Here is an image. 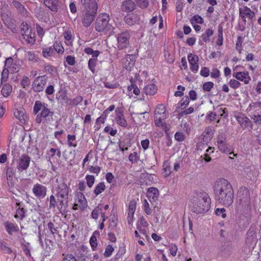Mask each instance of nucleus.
I'll use <instances>...</instances> for the list:
<instances>
[{
  "instance_id": "obj_1",
  "label": "nucleus",
  "mask_w": 261,
  "mask_h": 261,
  "mask_svg": "<svg viewBox=\"0 0 261 261\" xmlns=\"http://www.w3.org/2000/svg\"><path fill=\"white\" fill-rule=\"evenodd\" d=\"M213 190L217 201L226 206H229L233 201V190L226 179H218L214 184Z\"/></svg>"
},
{
  "instance_id": "obj_2",
  "label": "nucleus",
  "mask_w": 261,
  "mask_h": 261,
  "mask_svg": "<svg viewBox=\"0 0 261 261\" xmlns=\"http://www.w3.org/2000/svg\"><path fill=\"white\" fill-rule=\"evenodd\" d=\"M56 196L57 197L59 205L58 208L61 213L65 212L68 206L69 188L64 182L60 183L56 188Z\"/></svg>"
},
{
  "instance_id": "obj_3",
  "label": "nucleus",
  "mask_w": 261,
  "mask_h": 261,
  "mask_svg": "<svg viewBox=\"0 0 261 261\" xmlns=\"http://www.w3.org/2000/svg\"><path fill=\"white\" fill-rule=\"evenodd\" d=\"M110 17L107 13H101L96 19L95 23V30L99 32H103L106 33L111 31L113 27L109 23Z\"/></svg>"
},
{
  "instance_id": "obj_4",
  "label": "nucleus",
  "mask_w": 261,
  "mask_h": 261,
  "mask_svg": "<svg viewBox=\"0 0 261 261\" xmlns=\"http://www.w3.org/2000/svg\"><path fill=\"white\" fill-rule=\"evenodd\" d=\"M167 118L165 107L163 105H158L154 111V123L156 127L167 131V126L164 122Z\"/></svg>"
},
{
  "instance_id": "obj_5",
  "label": "nucleus",
  "mask_w": 261,
  "mask_h": 261,
  "mask_svg": "<svg viewBox=\"0 0 261 261\" xmlns=\"http://www.w3.org/2000/svg\"><path fill=\"white\" fill-rule=\"evenodd\" d=\"M210 207V199L206 194L199 196L197 202L193 206L194 212L197 214L207 212Z\"/></svg>"
},
{
  "instance_id": "obj_6",
  "label": "nucleus",
  "mask_w": 261,
  "mask_h": 261,
  "mask_svg": "<svg viewBox=\"0 0 261 261\" xmlns=\"http://www.w3.org/2000/svg\"><path fill=\"white\" fill-rule=\"evenodd\" d=\"M54 114V112L47 108L37 115L35 121L38 124H40L42 122L44 124H50L53 121Z\"/></svg>"
},
{
  "instance_id": "obj_7",
  "label": "nucleus",
  "mask_w": 261,
  "mask_h": 261,
  "mask_svg": "<svg viewBox=\"0 0 261 261\" xmlns=\"http://www.w3.org/2000/svg\"><path fill=\"white\" fill-rule=\"evenodd\" d=\"M97 9H82V22L85 27H89L96 16Z\"/></svg>"
},
{
  "instance_id": "obj_8",
  "label": "nucleus",
  "mask_w": 261,
  "mask_h": 261,
  "mask_svg": "<svg viewBox=\"0 0 261 261\" xmlns=\"http://www.w3.org/2000/svg\"><path fill=\"white\" fill-rule=\"evenodd\" d=\"M130 34L128 32L124 31L119 33L117 35V47L119 49L126 48L129 43Z\"/></svg>"
},
{
  "instance_id": "obj_9",
  "label": "nucleus",
  "mask_w": 261,
  "mask_h": 261,
  "mask_svg": "<svg viewBox=\"0 0 261 261\" xmlns=\"http://www.w3.org/2000/svg\"><path fill=\"white\" fill-rule=\"evenodd\" d=\"M75 196L76 198L73 209L76 210L80 208L84 211L88 206L87 201L84 195L81 192H77Z\"/></svg>"
},
{
  "instance_id": "obj_10",
  "label": "nucleus",
  "mask_w": 261,
  "mask_h": 261,
  "mask_svg": "<svg viewBox=\"0 0 261 261\" xmlns=\"http://www.w3.org/2000/svg\"><path fill=\"white\" fill-rule=\"evenodd\" d=\"M47 77L45 75L39 76L33 82L32 89L35 92L42 91L46 85Z\"/></svg>"
},
{
  "instance_id": "obj_11",
  "label": "nucleus",
  "mask_w": 261,
  "mask_h": 261,
  "mask_svg": "<svg viewBox=\"0 0 261 261\" xmlns=\"http://www.w3.org/2000/svg\"><path fill=\"white\" fill-rule=\"evenodd\" d=\"M32 192L37 198L43 199L46 196L47 188L40 184H36L34 185Z\"/></svg>"
},
{
  "instance_id": "obj_12",
  "label": "nucleus",
  "mask_w": 261,
  "mask_h": 261,
  "mask_svg": "<svg viewBox=\"0 0 261 261\" xmlns=\"http://www.w3.org/2000/svg\"><path fill=\"white\" fill-rule=\"evenodd\" d=\"M237 121L243 129L249 128L253 129V125L250 119L243 114H239L236 116Z\"/></svg>"
},
{
  "instance_id": "obj_13",
  "label": "nucleus",
  "mask_w": 261,
  "mask_h": 261,
  "mask_svg": "<svg viewBox=\"0 0 261 261\" xmlns=\"http://www.w3.org/2000/svg\"><path fill=\"white\" fill-rule=\"evenodd\" d=\"M31 158L27 154H22L18 160L17 168L19 171L25 170L29 166Z\"/></svg>"
},
{
  "instance_id": "obj_14",
  "label": "nucleus",
  "mask_w": 261,
  "mask_h": 261,
  "mask_svg": "<svg viewBox=\"0 0 261 261\" xmlns=\"http://www.w3.org/2000/svg\"><path fill=\"white\" fill-rule=\"evenodd\" d=\"M82 9H98V3L96 0H79Z\"/></svg>"
},
{
  "instance_id": "obj_15",
  "label": "nucleus",
  "mask_w": 261,
  "mask_h": 261,
  "mask_svg": "<svg viewBox=\"0 0 261 261\" xmlns=\"http://www.w3.org/2000/svg\"><path fill=\"white\" fill-rule=\"evenodd\" d=\"M3 225L7 233L12 236L13 233L17 232L19 231V227L17 224L6 221L4 222Z\"/></svg>"
},
{
  "instance_id": "obj_16",
  "label": "nucleus",
  "mask_w": 261,
  "mask_h": 261,
  "mask_svg": "<svg viewBox=\"0 0 261 261\" xmlns=\"http://www.w3.org/2000/svg\"><path fill=\"white\" fill-rule=\"evenodd\" d=\"M238 197H240V201L242 203L248 204L250 203V194L248 189L241 188L238 192Z\"/></svg>"
},
{
  "instance_id": "obj_17",
  "label": "nucleus",
  "mask_w": 261,
  "mask_h": 261,
  "mask_svg": "<svg viewBox=\"0 0 261 261\" xmlns=\"http://www.w3.org/2000/svg\"><path fill=\"white\" fill-rule=\"evenodd\" d=\"M188 60L190 65L191 70L196 73L199 68L198 64V57L196 55H193L192 54H190L188 56Z\"/></svg>"
},
{
  "instance_id": "obj_18",
  "label": "nucleus",
  "mask_w": 261,
  "mask_h": 261,
  "mask_svg": "<svg viewBox=\"0 0 261 261\" xmlns=\"http://www.w3.org/2000/svg\"><path fill=\"white\" fill-rule=\"evenodd\" d=\"M159 192L157 188H149L147 192V196L150 202L155 201L158 199Z\"/></svg>"
},
{
  "instance_id": "obj_19",
  "label": "nucleus",
  "mask_w": 261,
  "mask_h": 261,
  "mask_svg": "<svg viewBox=\"0 0 261 261\" xmlns=\"http://www.w3.org/2000/svg\"><path fill=\"white\" fill-rule=\"evenodd\" d=\"M233 76L237 80L243 82L245 84H248L251 80L248 72H237L233 74Z\"/></svg>"
},
{
  "instance_id": "obj_20",
  "label": "nucleus",
  "mask_w": 261,
  "mask_h": 261,
  "mask_svg": "<svg viewBox=\"0 0 261 261\" xmlns=\"http://www.w3.org/2000/svg\"><path fill=\"white\" fill-rule=\"evenodd\" d=\"M136 208V202L135 200H132L128 205V222L130 224L134 219V214Z\"/></svg>"
},
{
  "instance_id": "obj_21",
  "label": "nucleus",
  "mask_w": 261,
  "mask_h": 261,
  "mask_svg": "<svg viewBox=\"0 0 261 261\" xmlns=\"http://www.w3.org/2000/svg\"><path fill=\"white\" fill-rule=\"evenodd\" d=\"M136 8L135 3L132 0H126L123 2L121 6L122 11L126 12L133 11Z\"/></svg>"
},
{
  "instance_id": "obj_22",
  "label": "nucleus",
  "mask_w": 261,
  "mask_h": 261,
  "mask_svg": "<svg viewBox=\"0 0 261 261\" xmlns=\"http://www.w3.org/2000/svg\"><path fill=\"white\" fill-rule=\"evenodd\" d=\"M11 6L15 8L18 13L25 16L27 15V11L24 7L18 1L14 0L12 2Z\"/></svg>"
},
{
  "instance_id": "obj_23",
  "label": "nucleus",
  "mask_w": 261,
  "mask_h": 261,
  "mask_svg": "<svg viewBox=\"0 0 261 261\" xmlns=\"http://www.w3.org/2000/svg\"><path fill=\"white\" fill-rule=\"evenodd\" d=\"M116 116L115 117L116 123L120 126L125 127L127 125V122L124 118L123 112L121 111H116Z\"/></svg>"
},
{
  "instance_id": "obj_24",
  "label": "nucleus",
  "mask_w": 261,
  "mask_h": 261,
  "mask_svg": "<svg viewBox=\"0 0 261 261\" xmlns=\"http://www.w3.org/2000/svg\"><path fill=\"white\" fill-rule=\"evenodd\" d=\"M56 98L63 105L64 103L68 105L70 99L68 98L66 91L64 90H60L56 95Z\"/></svg>"
},
{
  "instance_id": "obj_25",
  "label": "nucleus",
  "mask_w": 261,
  "mask_h": 261,
  "mask_svg": "<svg viewBox=\"0 0 261 261\" xmlns=\"http://www.w3.org/2000/svg\"><path fill=\"white\" fill-rule=\"evenodd\" d=\"M23 39L30 44H33L35 41V34L32 32V30L21 33Z\"/></svg>"
},
{
  "instance_id": "obj_26",
  "label": "nucleus",
  "mask_w": 261,
  "mask_h": 261,
  "mask_svg": "<svg viewBox=\"0 0 261 261\" xmlns=\"http://www.w3.org/2000/svg\"><path fill=\"white\" fill-rule=\"evenodd\" d=\"M14 115L21 122L23 123L25 121V110L22 108L19 109H16L14 111Z\"/></svg>"
},
{
  "instance_id": "obj_27",
  "label": "nucleus",
  "mask_w": 261,
  "mask_h": 261,
  "mask_svg": "<svg viewBox=\"0 0 261 261\" xmlns=\"http://www.w3.org/2000/svg\"><path fill=\"white\" fill-rule=\"evenodd\" d=\"M44 3L51 11L57 12L58 0H44Z\"/></svg>"
},
{
  "instance_id": "obj_28",
  "label": "nucleus",
  "mask_w": 261,
  "mask_h": 261,
  "mask_svg": "<svg viewBox=\"0 0 261 261\" xmlns=\"http://www.w3.org/2000/svg\"><path fill=\"white\" fill-rule=\"evenodd\" d=\"M157 91V87L153 84H150L146 85L143 89V92L146 95H153Z\"/></svg>"
},
{
  "instance_id": "obj_29",
  "label": "nucleus",
  "mask_w": 261,
  "mask_h": 261,
  "mask_svg": "<svg viewBox=\"0 0 261 261\" xmlns=\"http://www.w3.org/2000/svg\"><path fill=\"white\" fill-rule=\"evenodd\" d=\"M47 108V105L42 103L39 100H37L33 108V112L35 114H37L40 111H42L43 109Z\"/></svg>"
},
{
  "instance_id": "obj_30",
  "label": "nucleus",
  "mask_w": 261,
  "mask_h": 261,
  "mask_svg": "<svg viewBox=\"0 0 261 261\" xmlns=\"http://www.w3.org/2000/svg\"><path fill=\"white\" fill-rule=\"evenodd\" d=\"M239 13L244 14L250 19H252L255 16L254 12L247 6H245L243 9L240 8Z\"/></svg>"
},
{
  "instance_id": "obj_31",
  "label": "nucleus",
  "mask_w": 261,
  "mask_h": 261,
  "mask_svg": "<svg viewBox=\"0 0 261 261\" xmlns=\"http://www.w3.org/2000/svg\"><path fill=\"white\" fill-rule=\"evenodd\" d=\"M16 205L19 207L16 210V213L14 216V217L15 218H18L22 220L25 217L26 211L24 209L23 207H20V203L19 202H17Z\"/></svg>"
},
{
  "instance_id": "obj_32",
  "label": "nucleus",
  "mask_w": 261,
  "mask_h": 261,
  "mask_svg": "<svg viewBox=\"0 0 261 261\" xmlns=\"http://www.w3.org/2000/svg\"><path fill=\"white\" fill-rule=\"evenodd\" d=\"M189 102V97L188 96H184L178 103L177 109L181 110L185 109L186 106H188Z\"/></svg>"
},
{
  "instance_id": "obj_33",
  "label": "nucleus",
  "mask_w": 261,
  "mask_h": 261,
  "mask_svg": "<svg viewBox=\"0 0 261 261\" xmlns=\"http://www.w3.org/2000/svg\"><path fill=\"white\" fill-rule=\"evenodd\" d=\"M106 187L103 182L99 183L95 188L94 193L96 196H98L105 190Z\"/></svg>"
},
{
  "instance_id": "obj_34",
  "label": "nucleus",
  "mask_w": 261,
  "mask_h": 261,
  "mask_svg": "<svg viewBox=\"0 0 261 261\" xmlns=\"http://www.w3.org/2000/svg\"><path fill=\"white\" fill-rule=\"evenodd\" d=\"M25 58L30 61L37 62L38 57L35 55V53L32 51H26L25 53Z\"/></svg>"
},
{
  "instance_id": "obj_35",
  "label": "nucleus",
  "mask_w": 261,
  "mask_h": 261,
  "mask_svg": "<svg viewBox=\"0 0 261 261\" xmlns=\"http://www.w3.org/2000/svg\"><path fill=\"white\" fill-rule=\"evenodd\" d=\"M12 91V87L9 84L5 85L2 89L1 92L4 97L8 96Z\"/></svg>"
},
{
  "instance_id": "obj_36",
  "label": "nucleus",
  "mask_w": 261,
  "mask_h": 261,
  "mask_svg": "<svg viewBox=\"0 0 261 261\" xmlns=\"http://www.w3.org/2000/svg\"><path fill=\"white\" fill-rule=\"evenodd\" d=\"M48 228L49 229L50 232L53 234H59V227L57 225H55L53 223L51 222H49L48 223Z\"/></svg>"
},
{
  "instance_id": "obj_37",
  "label": "nucleus",
  "mask_w": 261,
  "mask_h": 261,
  "mask_svg": "<svg viewBox=\"0 0 261 261\" xmlns=\"http://www.w3.org/2000/svg\"><path fill=\"white\" fill-rule=\"evenodd\" d=\"M75 136L68 135L67 136V142L69 147H75L77 146L76 142L75 141Z\"/></svg>"
},
{
  "instance_id": "obj_38",
  "label": "nucleus",
  "mask_w": 261,
  "mask_h": 261,
  "mask_svg": "<svg viewBox=\"0 0 261 261\" xmlns=\"http://www.w3.org/2000/svg\"><path fill=\"white\" fill-rule=\"evenodd\" d=\"M97 62V58H92L89 60L88 67L93 73H94L95 71V66L96 65Z\"/></svg>"
},
{
  "instance_id": "obj_39",
  "label": "nucleus",
  "mask_w": 261,
  "mask_h": 261,
  "mask_svg": "<svg viewBox=\"0 0 261 261\" xmlns=\"http://www.w3.org/2000/svg\"><path fill=\"white\" fill-rule=\"evenodd\" d=\"M96 234H99V233L97 231H95L92 236H91L90 239V244L91 246V247L93 250H95V249L96 248L97 246V239L96 236H95Z\"/></svg>"
},
{
  "instance_id": "obj_40",
  "label": "nucleus",
  "mask_w": 261,
  "mask_h": 261,
  "mask_svg": "<svg viewBox=\"0 0 261 261\" xmlns=\"http://www.w3.org/2000/svg\"><path fill=\"white\" fill-rule=\"evenodd\" d=\"M214 34V31L212 29L206 30L205 33H203L202 35V39L204 42L210 41L209 37L212 36Z\"/></svg>"
},
{
  "instance_id": "obj_41",
  "label": "nucleus",
  "mask_w": 261,
  "mask_h": 261,
  "mask_svg": "<svg viewBox=\"0 0 261 261\" xmlns=\"http://www.w3.org/2000/svg\"><path fill=\"white\" fill-rule=\"evenodd\" d=\"M83 100V98L81 96H79L76 97L73 99H70V101H69L68 105L75 106L78 104L81 103Z\"/></svg>"
},
{
  "instance_id": "obj_42",
  "label": "nucleus",
  "mask_w": 261,
  "mask_h": 261,
  "mask_svg": "<svg viewBox=\"0 0 261 261\" xmlns=\"http://www.w3.org/2000/svg\"><path fill=\"white\" fill-rule=\"evenodd\" d=\"M218 147L220 151L222 152H228L230 151V149L227 146V144L226 142L222 143H218Z\"/></svg>"
},
{
  "instance_id": "obj_43",
  "label": "nucleus",
  "mask_w": 261,
  "mask_h": 261,
  "mask_svg": "<svg viewBox=\"0 0 261 261\" xmlns=\"http://www.w3.org/2000/svg\"><path fill=\"white\" fill-rule=\"evenodd\" d=\"M127 90L129 92L133 90V93L136 95H138L140 93V91L138 87L135 84L132 83L130 86H128Z\"/></svg>"
},
{
  "instance_id": "obj_44",
  "label": "nucleus",
  "mask_w": 261,
  "mask_h": 261,
  "mask_svg": "<svg viewBox=\"0 0 261 261\" xmlns=\"http://www.w3.org/2000/svg\"><path fill=\"white\" fill-rule=\"evenodd\" d=\"M250 117L256 125H259L261 124V115L254 114L250 115Z\"/></svg>"
},
{
  "instance_id": "obj_45",
  "label": "nucleus",
  "mask_w": 261,
  "mask_h": 261,
  "mask_svg": "<svg viewBox=\"0 0 261 261\" xmlns=\"http://www.w3.org/2000/svg\"><path fill=\"white\" fill-rule=\"evenodd\" d=\"M214 84L212 82H207L203 84L202 88L205 91L210 92L214 87Z\"/></svg>"
},
{
  "instance_id": "obj_46",
  "label": "nucleus",
  "mask_w": 261,
  "mask_h": 261,
  "mask_svg": "<svg viewBox=\"0 0 261 261\" xmlns=\"http://www.w3.org/2000/svg\"><path fill=\"white\" fill-rule=\"evenodd\" d=\"M87 185L89 188H91L95 181V177L93 175H88L86 177Z\"/></svg>"
},
{
  "instance_id": "obj_47",
  "label": "nucleus",
  "mask_w": 261,
  "mask_h": 261,
  "mask_svg": "<svg viewBox=\"0 0 261 261\" xmlns=\"http://www.w3.org/2000/svg\"><path fill=\"white\" fill-rule=\"evenodd\" d=\"M191 22L193 24L194 22L202 24L203 22V19L201 16L196 15L192 17L191 19Z\"/></svg>"
},
{
  "instance_id": "obj_48",
  "label": "nucleus",
  "mask_w": 261,
  "mask_h": 261,
  "mask_svg": "<svg viewBox=\"0 0 261 261\" xmlns=\"http://www.w3.org/2000/svg\"><path fill=\"white\" fill-rule=\"evenodd\" d=\"M54 53V49L51 47L44 48L43 50L42 54L45 58L50 57Z\"/></svg>"
},
{
  "instance_id": "obj_49",
  "label": "nucleus",
  "mask_w": 261,
  "mask_h": 261,
  "mask_svg": "<svg viewBox=\"0 0 261 261\" xmlns=\"http://www.w3.org/2000/svg\"><path fill=\"white\" fill-rule=\"evenodd\" d=\"M163 170L166 176H169L171 173V168L167 162H165L163 165Z\"/></svg>"
},
{
  "instance_id": "obj_50",
  "label": "nucleus",
  "mask_w": 261,
  "mask_h": 261,
  "mask_svg": "<svg viewBox=\"0 0 261 261\" xmlns=\"http://www.w3.org/2000/svg\"><path fill=\"white\" fill-rule=\"evenodd\" d=\"M114 250V248L113 247V246L111 245H109L106 248V250H105V251L104 253L105 256L106 257H108L112 255Z\"/></svg>"
},
{
  "instance_id": "obj_51",
  "label": "nucleus",
  "mask_w": 261,
  "mask_h": 261,
  "mask_svg": "<svg viewBox=\"0 0 261 261\" xmlns=\"http://www.w3.org/2000/svg\"><path fill=\"white\" fill-rule=\"evenodd\" d=\"M54 49L56 50L58 53H63L64 49L62 44L56 42L54 44Z\"/></svg>"
},
{
  "instance_id": "obj_52",
  "label": "nucleus",
  "mask_w": 261,
  "mask_h": 261,
  "mask_svg": "<svg viewBox=\"0 0 261 261\" xmlns=\"http://www.w3.org/2000/svg\"><path fill=\"white\" fill-rule=\"evenodd\" d=\"M49 207L55 208L57 205V200L54 195H51L49 198Z\"/></svg>"
},
{
  "instance_id": "obj_53",
  "label": "nucleus",
  "mask_w": 261,
  "mask_h": 261,
  "mask_svg": "<svg viewBox=\"0 0 261 261\" xmlns=\"http://www.w3.org/2000/svg\"><path fill=\"white\" fill-rule=\"evenodd\" d=\"M215 214L218 216H221L223 218H225L226 216L225 209L224 208H217L215 211Z\"/></svg>"
},
{
  "instance_id": "obj_54",
  "label": "nucleus",
  "mask_w": 261,
  "mask_h": 261,
  "mask_svg": "<svg viewBox=\"0 0 261 261\" xmlns=\"http://www.w3.org/2000/svg\"><path fill=\"white\" fill-rule=\"evenodd\" d=\"M12 65H15V64L13 63V58L11 57L7 58L5 61V69H7L8 68L12 67Z\"/></svg>"
},
{
  "instance_id": "obj_55",
  "label": "nucleus",
  "mask_w": 261,
  "mask_h": 261,
  "mask_svg": "<svg viewBox=\"0 0 261 261\" xmlns=\"http://www.w3.org/2000/svg\"><path fill=\"white\" fill-rule=\"evenodd\" d=\"M229 85L231 88L237 89L241 86V83L236 80L231 79L229 81Z\"/></svg>"
},
{
  "instance_id": "obj_56",
  "label": "nucleus",
  "mask_w": 261,
  "mask_h": 261,
  "mask_svg": "<svg viewBox=\"0 0 261 261\" xmlns=\"http://www.w3.org/2000/svg\"><path fill=\"white\" fill-rule=\"evenodd\" d=\"M15 170L12 167H8L7 169V177L8 179H12L15 174Z\"/></svg>"
},
{
  "instance_id": "obj_57",
  "label": "nucleus",
  "mask_w": 261,
  "mask_h": 261,
  "mask_svg": "<svg viewBox=\"0 0 261 261\" xmlns=\"http://www.w3.org/2000/svg\"><path fill=\"white\" fill-rule=\"evenodd\" d=\"M136 3L141 8H146L148 5V2L147 0H136Z\"/></svg>"
},
{
  "instance_id": "obj_58",
  "label": "nucleus",
  "mask_w": 261,
  "mask_h": 261,
  "mask_svg": "<svg viewBox=\"0 0 261 261\" xmlns=\"http://www.w3.org/2000/svg\"><path fill=\"white\" fill-rule=\"evenodd\" d=\"M104 132L105 133H109L112 136H114L116 134L117 130L107 126L105 127Z\"/></svg>"
},
{
  "instance_id": "obj_59",
  "label": "nucleus",
  "mask_w": 261,
  "mask_h": 261,
  "mask_svg": "<svg viewBox=\"0 0 261 261\" xmlns=\"http://www.w3.org/2000/svg\"><path fill=\"white\" fill-rule=\"evenodd\" d=\"M129 161L131 162L132 163H136L137 162L139 159V157L138 156L137 153L136 152H134L133 153H131L129 154Z\"/></svg>"
},
{
  "instance_id": "obj_60",
  "label": "nucleus",
  "mask_w": 261,
  "mask_h": 261,
  "mask_svg": "<svg viewBox=\"0 0 261 261\" xmlns=\"http://www.w3.org/2000/svg\"><path fill=\"white\" fill-rule=\"evenodd\" d=\"M193 112H194V108L193 107H191L188 109H186L182 111H181V112H180V115L182 116L184 115H187L188 114H190L192 113Z\"/></svg>"
},
{
  "instance_id": "obj_61",
  "label": "nucleus",
  "mask_w": 261,
  "mask_h": 261,
  "mask_svg": "<svg viewBox=\"0 0 261 261\" xmlns=\"http://www.w3.org/2000/svg\"><path fill=\"white\" fill-rule=\"evenodd\" d=\"M101 209L98 206L96 207L92 212L91 216L92 218L94 219H97L98 217L99 214Z\"/></svg>"
},
{
  "instance_id": "obj_62",
  "label": "nucleus",
  "mask_w": 261,
  "mask_h": 261,
  "mask_svg": "<svg viewBox=\"0 0 261 261\" xmlns=\"http://www.w3.org/2000/svg\"><path fill=\"white\" fill-rule=\"evenodd\" d=\"M66 61L67 63L71 66H73L75 63V58L72 56L69 55L66 57Z\"/></svg>"
},
{
  "instance_id": "obj_63",
  "label": "nucleus",
  "mask_w": 261,
  "mask_h": 261,
  "mask_svg": "<svg viewBox=\"0 0 261 261\" xmlns=\"http://www.w3.org/2000/svg\"><path fill=\"white\" fill-rule=\"evenodd\" d=\"M200 73L203 77H207L210 75V70L208 68L203 67L201 68Z\"/></svg>"
},
{
  "instance_id": "obj_64",
  "label": "nucleus",
  "mask_w": 261,
  "mask_h": 261,
  "mask_svg": "<svg viewBox=\"0 0 261 261\" xmlns=\"http://www.w3.org/2000/svg\"><path fill=\"white\" fill-rule=\"evenodd\" d=\"M62 261H77L75 257L71 254H67L62 259Z\"/></svg>"
}]
</instances>
